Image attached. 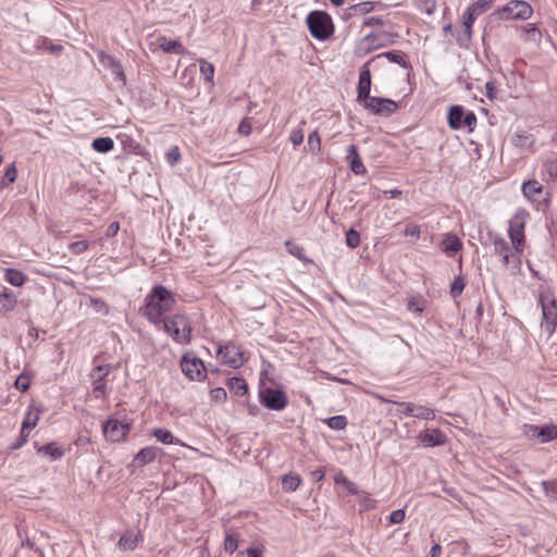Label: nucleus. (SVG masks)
Returning a JSON list of instances; mask_svg holds the SVG:
<instances>
[{
	"label": "nucleus",
	"instance_id": "37998d69",
	"mask_svg": "<svg viewBox=\"0 0 557 557\" xmlns=\"http://www.w3.org/2000/svg\"><path fill=\"white\" fill-rule=\"evenodd\" d=\"M307 145H308V149L312 153L317 154L318 152H320L321 138H320L318 131H313L312 133L309 134Z\"/></svg>",
	"mask_w": 557,
	"mask_h": 557
},
{
	"label": "nucleus",
	"instance_id": "a18cd8bd",
	"mask_svg": "<svg viewBox=\"0 0 557 557\" xmlns=\"http://www.w3.org/2000/svg\"><path fill=\"white\" fill-rule=\"evenodd\" d=\"M200 73L207 82H212L214 75V66L212 63L201 59L200 61Z\"/></svg>",
	"mask_w": 557,
	"mask_h": 557
},
{
	"label": "nucleus",
	"instance_id": "603ef678",
	"mask_svg": "<svg viewBox=\"0 0 557 557\" xmlns=\"http://www.w3.org/2000/svg\"><path fill=\"white\" fill-rule=\"evenodd\" d=\"M493 246L494 252L498 256L510 252L508 243L502 237H496L493 242Z\"/></svg>",
	"mask_w": 557,
	"mask_h": 557
},
{
	"label": "nucleus",
	"instance_id": "7ed1b4c3",
	"mask_svg": "<svg viewBox=\"0 0 557 557\" xmlns=\"http://www.w3.org/2000/svg\"><path fill=\"white\" fill-rule=\"evenodd\" d=\"M307 26L312 37L325 40L334 33V25L331 16L324 11H312L307 15Z\"/></svg>",
	"mask_w": 557,
	"mask_h": 557
},
{
	"label": "nucleus",
	"instance_id": "f8f14e48",
	"mask_svg": "<svg viewBox=\"0 0 557 557\" xmlns=\"http://www.w3.org/2000/svg\"><path fill=\"white\" fill-rule=\"evenodd\" d=\"M218 356L221 357L223 363L233 369H237L245 363L244 354L239 347L231 343L220 346Z\"/></svg>",
	"mask_w": 557,
	"mask_h": 557
},
{
	"label": "nucleus",
	"instance_id": "c03bdc74",
	"mask_svg": "<svg viewBox=\"0 0 557 557\" xmlns=\"http://www.w3.org/2000/svg\"><path fill=\"white\" fill-rule=\"evenodd\" d=\"M435 0H418L417 8L421 13L432 15L436 11Z\"/></svg>",
	"mask_w": 557,
	"mask_h": 557
},
{
	"label": "nucleus",
	"instance_id": "338daca9",
	"mask_svg": "<svg viewBox=\"0 0 557 557\" xmlns=\"http://www.w3.org/2000/svg\"><path fill=\"white\" fill-rule=\"evenodd\" d=\"M251 124L247 119H244L238 125V133L244 136H248L251 133Z\"/></svg>",
	"mask_w": 557,
	"mask_h": 557
},
{
	"label": "nucleus",
	"instance_id": "13d9d810",
	"mask_svg": "<svg viewBox=\"0 0 557 557\" xmlns=\"http://www.w3.org/2000/svg\"><path fill=\"white\" fill-rule=\"evenodd\" d=\"M88 247H89L88 242L79 240V242L71 243L69 248L72 253L82 255L83 252H85L88 249Z\"/></svg>",
	"mask_w": 557,
	"mask_h": 557
},
{
	"label": "nucleus",
	"instance_id": "39448f33",
	"mask_svg": "<svg viewBox=\"0 0 557 557\" xmlns=\"http://www.w3.org/2000/svg\"><path fill=\"white\" fill-rule=\"evenodd\" d=\"M385 411L388 414L396 411L400 414V417H414L422 420L435 419V413L433 409L410 403L397 404L385 399Z\"/></svg>",
	"mask_w": 557,
	"mask_h": 557
},
{
	"label": "nucleus",
	"instance_id": "ea45409f",
	"mask_svg": "<svg viewBox=\"0 0 557 557\" xmlns=\"http://www.w3.org/2000/svg\"><path fill=\"white\" fill-rule=\"evenodd\" d=\"M153 436L157 438V441L161 442L162 444H177L180 440L175 438L171 431L166 429H154L153 430Z\"/></svg>",
	"mask_w": 557,
	"mask_h": 557
},
{
	"label": "nucleus",
	"instance_id": "9b49d317",
	"mask_svg": "<svg viewBox=\"0 0 557 557\" xmlns=\"http://www.w3.org/2000/svg\"><path fill=\"white\" fill-rule=\"evenodd\" d=\"M99 63L107 70L111 71V75L114 81L119 82L122 87L126 85V75L121 62L113 55L106 53L104 51L98 52Z\"/></svg>",
	"mask_w": 557,
	"mask_h": 557
},
{
	"label": "nucleus",
	"instance_id": "864d4df0",
	"mask_svg": "<svg viewBox=\"0 0 557 557\" xmlns=\"http://www.w3.org/2000/svg\"><path fill=\"white\" fill-rule=\"evenodd\" d=\"M32 409H33V406L29 407V410L28 412L26 413L24 420L22 423H26L28 422V424H32V429L36 426L38 420H39V414L41 413V409L38 408V407H35V413H34V417H33V412H32Z\"/></svg>",
	"mask_w": 557,
	"mask_h": 557
},
{
	"label": "nucleus",
	"instance_id": "bb28decb",
	"mask_svg": "<svg viewBox=\"0 0 557 557\" xmlns=\"http://www.w3.org/2000/svg\"><path fill=\"white\" fill-rule=\"evenodd\" d=\"M227 387L232 393H234L237 396H243L248 393V384L243 377H230L227 380Z\"/></svg>",
	"mask_w": 557,
	"mask_h": 557
},
{
	"label": "nucleus",
	"instance_id": "393cba45",
	"mask_svg": "<svg viewBox=\"0 0 557 557\" xmlns=\"http://www.w3.org/2000/svg\"><path fill=\"white\" fill-rule=\"evenodd\" d=\"M159 46L165 53L184 54L185 48L177 40L168 39L166 37L159 38Z\"/></svg>",
	"mask_w": 557,
	"mask_h": 557
},
{
	"label": "nucleus",
	"instance_id": "c756f323",
	"mask_svg": "<svg viewBox=\"0 0 557 557\" xmlns=\"http://www.w3.org/2000/svg\"><path fill=\"white\" fill-rule=\"evenodd\" d=\"M4 278L11 285L20 287L26 282L27 276L22 271L10 268L5 269Z\"/></svg>",
	"mask_w": 557,
	"mask_h": 557
},
{
	"label": "nucleus",
	"instance_id": "c85d7f7f",
	"mask_svg": "<svg viewBox=\"0 0 557 557\" xmlns=\"http://www.w3.org/2000/svg\"><path fill=\"white\" fill-rule=\"evenodd\" d=\"M37 554V557H42V553L35 546V543L29 539L22 541L18 548H16L14 557H23V555Z\"/></svg>",
	"mask_w": 557,
	"mask_h": 557
},
{
	"label": "nucleus",
	"instance_id": "49530a36",
	"mask_svg": "<svg viewBox=\"0 0 557 557\" xmlns=\"http://www.w3.org/2000/svg\"><path fill=\"white\" fill-rule=\"evenodd\" d=\"M326 424L333 430H343L347 425V419L345 416H333L326 420Z\"/></svg>",
	"mask_w": 557,
	"mask_h": 557
},
{
	"label": "nucleus",
	"instance_id": "473e14b6",
	"mask_svg": "<svg viewBox=\"0 0 557 557\" xmlns=\"http://www.w3.org/2000/svg\"><path fill=\"white\" fill-rule=\"evenodd\" d=\"M285 247H286V250L292 255L294 256L295 258H297L298 260L305 262V263H312L313 261L309 258L306 257L305 255V248L292 240H286L285 242Z\"/></svg>",
	"mask_w": 557,
	"mask_h": 557
},
{
	"label": "nucleus",
	"instance_id": "69168bd1",
	"mask_svg": "<svg viewBox=\"0 0 557 557\" xmlns=\"http://www.w3.org/2000/svg\"><path fill=\"white\" fill-rule=\"evenodd\" d=\"M304 131L301 128H295L290 132L289 140L294 146H299L304 141Z\"/></svg>",
	"mask_w": 557,
	"mask_h": 557
},
{
	"label": "nucleus",
	"instance_id": "f704fd0d",
	"mask_svg": "<svg viewBox=\"0 0 557 557\" xmlns=\"http://www.w3.org/2000/svg\"><path fill=\"white\" fill-rule=\"evenodd\" d=\"M91 147L97 152L107 153L113 149L114 141L111 137H98L92 140Z\"/></svg>",
	"mask_w": 557,
	"mask_h": 557
},
{
	"label": "nucleus",
	"instance_id": "412c9836",
	"mask_svg": "<svg viewBox=\"0 0 557 557\" xmlns=\"http://www.w3.org/2000/svg\"><path fill=\"white\" fill-rule=\"evenodd\" d=\"M346 159L349 163V169L356 175H361L366 173V166L363 165L361 158L358 153V149L355 145L348 146Z\"/></svg>",
	"mask_w": 557,
	"mask_h": 557
},
{
	"label": "nucleus",
	"instance_id": "de8ad7c7",
	"mask_svg": "<svg viewBox=\"0 0 557 557\" xmlns=\"http://www.w3.org/2000/svg\"><path fill=\"white\" fill-rule=\"evenodd\" d=\"M465 286L466 283L463 277L461 275L456 276L450 284V294L453 298L458 297L462 293Z\"/></svg>",
	"mask_w": 557,
	"mask_h": 557
},
{
	"label": "nucleus",
	"instance_id": "e433bc0d",
	"mask_svg": "<svg viewBox=\"0 0 557 557\" xmlns=\"http://www.w3.org/2000/svg\"><path fill=\"white\" fill-rule=\"evenodd\" d=\"M301 483V479L298 474H287L282 479V487L285 492L296 491Z\"/></svg>",
	"mask_w": 557,
	"mask_h": 557
},
{
	"label": "nucleus",
	"instance_id": "6ab92c4d",
	"mask_svg": "<svg viewBox=\"0 0 557 557\" xmlns=\"http://www.w3.org/2000/svg\"><path fill=\"white\" fill-rule=\"evenodd\" d=\"M162 453V449L157 446H147L141 448L134 457L133 463L136 467H144L150 462H152L158 454Z\"/></svg>",
	"mask_w": 557,
	"mask_h": 557
},
{
	"label": "nucleus",
	"instance_id": "2f4dec72",
	"mask_svg": "<svg viewBox=\"0 0 557 557\" xmlns=\"http://www.w3.org/2000/svg\"><path fill=\"white\" fill-rule=\"evenodd\" d=\"M0 305L4 311L10 312L16 308L17 299L12 290L4 289L0 293Z\"/></svg>",
	"mask_w": 557,
	"mask_h": 557
},
{
	"label": "nucleus",
	"instance_id": "ddd939ff",
	"mask_svg": "<svg viewBox=\"0 0 557 557\" xmlns=\"http://www.w3.org/2000/svg\"><path fill=\"white\" fill-rule=\"evenodd\" d=\"M381 54L373 57L360 70L357 99L368 98L371 90V66H375Z\"/></svg>",
	"mask_w": 557,
	"mask_h": 557
},
{
	"label": "nucleus",
	"instance_id": "a19ab883",
	"mask_svg": "<svg viewBox=\"0 0 557 557\" xmlns=\"http://www.w3.org/2000/svg\"><path fill=\"white\" fill-rule=\"evenodd\" d=\"M30 430H32V424H28V422L22 423L20 437L16 442L11 444L10 449L11 450L20 449L27 442Z\"/></svg>",
	"mask_w": 557,
	"mask_h": 557
},
{
	"label": "nucleus",
	"instance_id": "f257e3e1",
	"mask_svg": "<svg viewBox=\"0 0 557 557\" xmlns=\"http://www.w3.org/2000/svg\"><path fill=\"white\" fill-rule=\"evenodd\" d=\"M176 300L171 290L163 285H154L149 294L145 297V304L139 312L150 323L158 325L163 320L164 314L170 311Z\"/></svg>",
	"mask_w": 557,
	"mask_h": 557
},
{
	"label": "nucleus",
	"instance_id": "c9c22d12",
	"mask_svg": "<svg viewBox=\"0 0 557 557\" xmlns=\"http://www.w3.org/2000/svg\"><path fill=\"white\" fill-rule=\"evenodd\" d=\"M496 0H476L472 2L468 9L472 11V14L476 15L478 17L485 12H487L494 4Z\"/></svg>",
	"mask_w": 557,
	"mask_h": 557
},
{
	"label": "nucleus",
	"instance_id": "cd10ccee",
	"mask_svg": "<svg viewBox=\"0 0 557 557\" xmlns=\"http://www.w3.org/2000/svg\"><path fill=\"white\" fill-rule=\"evenodd\" d=\"M139 537V534L126 532L120 537L117 546L122 550H134L138 544Z\"/></svg>",
	"mask_w": 557,
	"mask_h": 557
},
{
	"label": "nucleus",
	"instance_id": "052dcab7",
	"mask_svg": "<svg viewBox=\"0 0 557 557\" xmlns=\"http://www.w3.org/2000/svg\"><path fill=\"white\" fill-rule=\"evenodd\" d=\"M406 237H410L413 240H417L420 237V227L414 224H407L405 230L403 231Z\"/></svg>",
	"mask_w": 557,
	"mask_h": 557
},
{
	"label": "nucleus",
	"instance_id": "6e6552de",
	"mask_svg": "<svg viewBox=\"0 0 557 557\" xmlns=\"http://www.w3.org/2000/svg\"><path fill=\"white\" fill-rule=\"evenodd\" d=\"M521 189L522 194L535 203L537 211H546L548 208V193L544 190L540 182L535 180L524 182Z\"/></svg>",
	"mask_w": 557,
	"mask_h": 557
},
{
	"label": "nucleus",
	"instance_id": "58836bf2",
	"mask_svg": "<svg viewBox=\"0 0 557 557\" xmlns=\"http://www.w3.org/2000/svg\"><path fill=\"white\" fill-rule=\"evenodd\" d=\"M523 32L525 34V40L532 41L536 45L541 44L542 32L535 24H528L523 27Z\"/></svg>",
	"mask_w": 557,
	"mask_h": 557
},
{
	"label": "nucleus",
	"instance_id": "e2e57ef3",
	"mask_svg": "<svg viewBox=\"0 0 557 557\" xmlns=\"http://www.w3.org/2000/svg\"><path fill=\"white\" fill-rule=\"evenodd\" d=\"M405 516H406L405 509L400 508V509H397V510H394L393 512H391V515L388 516V521L392 524H397V523H400L404 521Z\"/></svg>",
	"mask_w": 557,
	"mask_h": 557
},
{
	"label": "nucleus",
	"instance_id": "9d476101",
	"mask_svg": "<svg viewBox=\"0 0 557 557\" xmlns=\"http://www.w3.org/2000/svg\"><path fill=\"white\" fill-rule=\"evenodd\" d=\"M540 304L544 320L543 326L548 334H553L557 326V302L553 297L541 295Z\"/></svg>",
	"mask_w": 557,
	"mask_h": 557
},
{
	"label": "nucleus",
	"instance_id": "0eeeda50",
	"mask_svg": "<svg viewBox=\"0 0 557 557\" xmlns=\"http://www.w3.org/2000/svg\"><path fill=\"white\" fill-rule=\"evenodd\" d=\"M259 400L265 408L274 411H281L288 405V397L283 389L269 386L259 387Z\"/></svg>",
	"mask_w": 557,
	"mask_h": 557
},
{
	"label": "nucleus",
	"instance_id": "423d86ee",
	"mask_svg": "<svg viewBox=\"0 0 557 557\" xmlns=\"http://www.w3.org/2000/svg\"><path fill=\"white\" fill-rule=\"evenodd\" d=\"M476 115L472 111H466L460 104L451 106L447 113L448 126L458 131L467 128L469 133L473 132L476 126Z\"/></svg>",
	"mask_w": 557,
	"mask_h": 557
},
{
	"label": "nucleus",
	"instance_id": "b1692460",
	"mask_svg": "<svg viewBox=\"0 0 557 557\" xmlns=\"http://www.w3.org/2000/svg\"><path fill=\"white\" fill-rule=\"evenodd\" d=\"M462 247L461 240L455 234H447L442 243V250L448 256H455Z\"/></svg>",
	"mask_w": 557,
	"mask_h": 557
},
{
	"label": "nucleus",
	"instance_id": "1a4fd4ad",
	"mask_svg": "<svg viewBox=\"0 0 557 557\" xmlns=\"http://www.w3.org/2000/svg\"><path fill=\"white\" fill-rule=\"evenodd\" d=\"M182 372L191 381H202L207 375L205 363L193 352H186L181 360Z\"/></svg>",
	"mask_w": 557,
	"mask_h": 557
},
{
	"label": "nucleus",
	"instance_id": "a878e982",
	"mask_svg": "<svg viewBox=\"0 0 557 557\" xmlns=\"http://www.w3.org/2000/svg\"><path fill=\"white\" fill-rule=\"evenodd\" d=\"M543 172L552 180L557 178V153L550 152L543 159Z\"/></svg>",
	"mask_w": 557,
	"mask_h": 557
},
{
	"label": "nucleus",
	"instance_id": "79ce46f5",
	"mask_svg": "<svg viewBox=\"0 0 557 557\" xmlns=\"http://www.w3.org/2000/svg\"><path fill=\"white\" fill-rule=\"evenodd\" d=\"M373 10L372 2H361L354 5H350L348 9V16L357 15V14H366Z\"/></svg>",
	"mask_w": 557,
	"mask_h": 557
},
{
	"label": "nucleus",
	"instance_id": "4468645a",
	"mask_svg": "<svg viewBox=\"0 0 557 557\" xmlns=\"http://www.w3.org/2000/svg\"><path fill=\"white\" fill-rule=\"evenodd\" d=\"M129 430V423L120 422L116 419H109L103 424V433L106 437L112 442H120L124 440Z\"/></svg>",
	"mask_w": 557,
	"mask_h": 557
},
{
	"label": "nucleus",
	"instance_id": "a211bd4d",
	"mask_svg": "<svg viewBox=\"0 0 557 557\" xmlns=\"http://www.w3.org/2000/svg\"><path fill=\"white\" fill-rule=\"evenodd\" d=\"M420 442L424 447L442 446L446 443V435L440 429L425 430L419 435Z\"/></svg>",
	"mask_w": 557,
	"mask_h": 557
},
{
	"label": "nucleus",
	"instance_id": "f03ea898",
	"mask_svg": "<svg viewBox=\"0 0 557 557\" xmlns=\"http://www.w3.org/2000/svg\"><path fill=\"white\" fill-rule=\"evenodd\" d=\"M161 323L163 324V331L166 332L175 343L187 345L191 342L193 326L187 314L175 313L170 317H164Z\"/></svg>",
	"mask_w": 557,
	"mask_h": 557
},
{
	"label": "nucleus",
	"instance_id": "dca6fc26",
	"mask_svg": "<svg viewBox=\"0 0 557 557\" xmlns=\"http://www.w3.org/2000/svg\"><path fill=\"white\" fill-rule=\"evenodd\" d=\"M509 237L516 249H520L524 244V218L515 215L509 222Z\"/></svg>",
	"mask_w": 557,
	"mask_h": 557
},
{
	"label": "nucleus",
	"instance_id": "4d7b16f0",
	"mask_svg": "<svg viewBox=\"0 0 557 557\" xmlns=\"http://www.w3.org/2000/svg\"><path fill=\"white\" fill-rule=\"evenodd\" d=\"M403 190L400 189H391V190H385V200L387 199H398L399 203H400V207H404L405 205H407V199L403 198Z\"/></svg>",
	"mask_w": 557,
	"mask_h": 557
},
{
	"label": "nucleus",
	"instance_id": "bf43d9fd",
	"mask_svg": "<svg viewBox=\"0 0 557 557\" xmlns=\"http://www.w3.org/2000/svg\"><path fill=\"white\" fill-rule=\"evenodd\" d=\"M91 385L96 398L104 396L108 393L107 384L104 381H91Z\"/></svg>",
	"mask_w": 557,
	"mask_h": 557
},
{
	"label": "nucleus",
	"instance_id": "2eb2a0df",
	"mask_svg": "<svg viewBox=\"0 0 557 557\" xmlns=\"http://www.w3.org/2000/svg\"><path fill=\"white\" fill-rule=\"evenodd\" d=\"M525 434L531 437H536L541 443H549L557 440V424H548L537 426L534 424H524Z\"/></svg>",
	"mask_w": 557,
	"mask_h": 557
},
{
	"label": "nucleus",
	"instance_id": "774afa93",
	"mask_svg": "<svg viewBox=\"0 0 557 557\" xmlns=\"http://www.w3.org/2000/svg\"><path fill=\"white\" fill-rule=\"evenodd\" d=\"M485 95L491 100L496 98L495 83L493 81L485 83Z\"/></svg>",
	"mask_w": 557,
	"mask_h": 557
},
{
	"label": "nucleus",
	"instance_id": "7c9ffc66",
	"mask_svg": "<svg viewBox=\"0 0 557 557\" xmlns=\"http://www.w3.org/2000/svg\"><path fill=\"white\" fill-rule=\"evenodd\" d=\"M357 100L358 102L363 103L364 108L374 114L383 112V98L381 97H371L368 95V98Z\"/></svg>",
	"mask_w": 557,
	"mask_h": 557
},
{
	"label": "nucleus",
	"instance_id": "f3484780",
	"mask_svg": "<svg viewBox=\"0 0 557 557\" xmlns=\"http://www.w3.org/2000/svg\"><path fill=\"white\" fill-rule=\"evenodd\" d=\"M476 15L472 14V11L468 8L462 13L463 26L465 29L457 37V44L461 48H468L471 39H472V27L473 23L476 20Z\"/></svg>",
	"mask_w": 557,
	"mask_h": 557
},
{
	"label": "nucleus",
	"instance_id": "09e8293b",
	"mask_svg": "<svg viewBox=\"0 0 557 557\" xmlns=\"http://www.w3.org/2000/svg\"><path fill=\"white\" fill-rule=\"evenodd\" d=\"M542 487L545 495L553 500H557V482L556 481H543Z\"/></svg>",
	"mask_w": 557,
	"mask_h": 557
},
{
	"label": "nucleus",
	"instance_id": "20e7f679",
	"mask_svg": "<svg viewBox=\"0 0 557 557\" xmlns=\"http://www.w3.org/2000/svg\"><path fill=\"white\" fill-rule=\"evenodd\" d=\"M533 12V8L529 2L523 0H510L505 5L494 11L493 15L502 21H527L532 17Z\"/></svg>",
	"mask_w": 557,
	"mask_h": 557
},
{
	"label": "nucleus",
	"instance_id": "680f3d73",
	"mask_svg": "<svg viewBox=\"0 0 557 557\" xmlns=\"http://www.w3.org/2000/svg\"><path fill=\"white\" fill-rule=\"evenodd\" d=\"M181 160V152L178 150V147H172L166 152V161L170 165H175Z\"/></svg>",
	"mask_w": 557,
	"mask_h": 557
},
{
	"label": "nucleus",
	"instance_id": "8fccbe9b",
	"mask_svg": "<svg viewBox=\"0 0 557 557\" xmlns=\"http://www.w3.org/2000/svg\"><path fill=\"white\" fill-rule=\"evenodd\" d=\"M424 301L420 298H411L407 304V309L412 313H422L424 311Z\"/></svg>",
	"mask_w": 557,
	"mask_h": 557
},
{
	"label": "nucleus",
	"instance_id": "aec40b11",
	"mask_svg": "<svg viewBox=\"0 0 557 557\" xmlns=\"http://www.w3.org/2000/svg\"><path fill=\"white\" fill-rule=\"evenodd\" d=\"M385 59L391 63L397 64L401 67L405 78L409 77L411 66L407 60V55L400 50L385 51Z\"/></svg>",
	"mask_w": 557,
	"mask_h": 557
},
{
	"label": "nucleus",
	"instance_id": "6e6d98bb",
	"mask_svg": "<svg viewBox=\"0 0 557 557\" xmlns=\"http://www.w3.org/2000/svg\"><path fill=\"white\" fill-rule=\"evenodd\" d=\"M346 244L349 248H356L360 244V235L354 228L346 233Z\"/></svg>",
	"mask_w": 557,
	"mask_h": 557
},
{
	"label": "nucleus",
	"instance_id": "0e129e2a",
	"mask_svg": "<svg viewBox=\"0 0 557 557\" xmlns=\"http://www.w3.org/2000/svg\"><path fill=\"white\" fill-rule=\"evenodd\" d=\"M210 396L214 401H224L227 397V394L223 387H215L210 391Z\"/></svg>",
	"mask_w": 557,
	"mask_h": 557
},
{
	"label": "nucleus",
	"instance_id": "72a5a7b5",
	"mask_svg": "<svg viewBox=\"0 0 557 557\" xmlns=\"http://www.w3.org/2000/svg\"><path fill=\"white\" fill-rule=\"evenodd\" d=\"M238 543H239V533L232 529H227L225 531V539H224L225 552L233 554L237 549Z\"/></svg>",
	"mask_w": 557,
	"mask_h": 557
},
{
	"label": "nucleus",
	"instance_id": "5701e85b",
	"mask_svg": "<svg viewBox=\"0 0 557 557\" xmlns=\"http://www.w3.org/2000/svg\"><path fill=\"white\" fill-rule=\"evenodd\" d=\"M35 447H37L38 454L48 456L51 460H57L64 456V449L54 442L47 443L42 446H38L36 442Z\"/></svg>",
	"mask_w": 557,
	"mask_h": 557
},
{
	"label": "nucleus",
	"instance_id": "3c124183",
	"mask_svg": "<svg viewBox=\"0 0 557 557\" xmlns=\"http://www.w3.org/2000/svg\"><path fill=\"white\" fill-rule=\"evenodd\" d=\"M16 176H17V171H16L15 164L12 163L5 170L4 176L1 182L2 186H7L9 184L14 183L16 180Z\"/></svg>",
	"mask_w": 557,
	"mask_h": 557
},
{
	"label": "nucleus",
	"instance_id": "4c0bfd02",
	"mask_svg": "<svg viewBox=\"0 0 557 557\" xmlns=\"http://www.w3.org/2000/svg\"><path fill=\"white\" fill-rule=\"evenodd\" d=\"M112 367L110 364H99L90 371L91 381H104L111 372Z\"/></svg>",
	"mask_w": 557,
	"mask_h": 557
},
{
	"label": "nucleus",
	"instance_id": "4be33fe9",
	"mask_svg": "<svg viewBox=\"0 0 557 557\" xmlns=\"http://www.w3.org/2000/svg\"><path fill=\"white\" fill-rule=\"evenodd\" d=\"M516 147L534 152L535 137L525 132H517L512 138Z\"/></svg>",
	"mask_w": 557,
	"mask_h": 557
},
{
	"label": "nucleus",
	"instance_id": "5fc2aeb1",
	"mask_svg": "<svg viewBox=\"0 0 557 557\" xmlns=\"http://www.w3.org/2000/svg\"><path fill=\"white\" fill-rule=\"evenodd\" d=\"M14 385L18 391L26 392L30 385V377L26 373H22L15 380Z\"/></svg>",
	"mask_w": 557,
	"mask_h": 557
}]
</instances>
